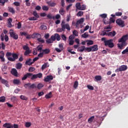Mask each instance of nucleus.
I'll use <instances>...</instances> for the list:
<instances>
[{"instance_id": "72a5a7b5", "label": "nucleus", "mask_w": 128, "mask_h": 128, "mask_svg": "<svg viewBox=\"0 0 128 128\" xmlns=\"http://www.w3.org/2000/svg\"><path fill=\"white\" fill-rule=\"evenodd\" d=\"M86 8V4L81 5L80 10H85Z\"/></svg>"}, {"instance_id": "f3484780", "label": "nucleus", "mask_w": 128, "mask_h": 128, "mask_svg": "<svg viewBox=\"0 0 128 128\" xmlns=\"http://www.w3.org/2000/svg\"><path fill=\"white\" fill-rule=\"evenodd\" d=\"M32 38H37V40H38V38H42V35H40V34H38V33H35L34 34H32Z\"/></svg>"}, {"instance_id": "13d9d810", "label": "nucleus", "mask_w": 128, "mask_h": 128, "mask_svg": "<svg viewBox=\"0 0 128 128\" xmlns=\"http://www.w3.org/2000/svg\"><path fill=\"white\" fill-rule=\"evenodd\" d=\"M87 88L88 90H94V86H92L90 85H88L87 86Z\"/></svg>"}, {"instance_id": "6e6d98bb", "label": "nucleus", "mask_w": 128, "mask_h": 128, "mask_svg": "<svg viewBox=\"0 0 128 128\" xmlns=\"http://www.w3.org/2000/svg\"><path fill=\"white\" fill-rule=\"evenodd\" d=\"M100 16L102 18H106L108 16V14H100Z\"/></svg>"}, {"instance_id": "5fc2aeb1", "label": "nucleus", "mask_w": 128, "mask_h": 128, "mask_svg": "<svg viewBox=\"0 0 128 128\" xmlns=\"http://www.w3.org/2000/svg\"><path fill=\"white\" fill-rule=\"evenodd\" d=\"M76 8H78V10H80V6H81L80 3L76 4Z\"/></svg>"}, {"instance_id": "f03ea898", "label": "nucleus", "mask_w": 128, "mask_h": 128, "mask_svg": "<svg viewBox=\"0 0 128 128\" xmlns=\"http://www.w3.org/2000/svg\"><path fill=\"white\" fill-rule=\"evenodd\" d=\"M61 28H57L56 32H65L66 28L68 32L70 30V24H66V22H64V20L62 21Z\"/></svg>"}, {"instance_id": "5701e85b", "label": "nucleus", "mask_w": 128, "mask_h": 128, "mask_svg": "<svg viewBox=\"0 0 128 128\" xmlns=\"http://www.w3.org/2000/svg\"><path fill=\"white\" fill-rule=\"evenodd\" d=\"M42 52L44 54H48L50 52V50L48 48H46L44 50H42Z\"/></svg>"}, {"instance_id": "b1692460", "label": "nucleus", "mask_w": 128, "mask_h": 128, "mask_svg": "<svg viewBox=\"0 0 128 128\" xmlns=\"http://www.w3.org/2000/svg\"><path fill=\"white\" fill-rule=\"evenodd\" d=\"M32 62V59H29L26 60L25 64L26 66H32V64H34V62Z\"/></svg>"}, {"instance_id": "864d4df0", "label": "nucleus", "mask_w": 128, "mask_h": 128, "mask_svg": "<svg viewBox=\"0 0 128 128\" xmlns=\"http://www.w3.org/2000/svg\"><path fill=\"white\" fill-rule=\"evenodd\" d=\"M32 126V123L30 122H26L25 124V126L26 128H30Z\"/></svg>"}, {"instance_id": "58836bf2", "label": "nucleus", "mask_w": 128, "mask_h": 128, "mask_svg": "<svg viewBox=\"0 0 128 128\" xmlns=\"http://www.w3.org/2000/svg\"><path fill=\"white\" fill-rule=\"evenodd\" d=\"M46 44H52V42H52V40L51 38L46 40Z\"/></svg>"}, {"instance_id": "a211bd4d", "label": "nucleus", "mask_w": 128, "mask_h": 128, "mask_svg": "<svg viewBox=\"0 0 128 128\" xmlns=\"http://www.w3.org/2000/svg\"><path fill=\"white\" fill-rule=\"evenodd\" d=\"M54 80V77L52 76H48L44 78V80L45 82H50V80Z\"/></svg>"}, {"instance_id": "393cba45", "label": "nucleus", "mask_w": 128, "mask_h": 128, "mask_svg": "<svg viewBox=\"0 0 128 128\" xmlns=\"http://www.w3.org/2000/svg\"><path fill=\"white\" fill-rule=\"evenodd\" d=\"M8 0H0V6H4L6 4V2H8Z\"/></svg>"}, {"instance_id": "bb28decb", "label": "nucleus", "mask_w": 128, "mask_h": 128, "mask_svg": "<svg viewBox=\"0 0 128 128\" xmlns=\"http://www.w3.org/2000/svg\"><path fill=\"white\" fill-rule=\"evenodd\" d=\"M52 92H50L48 94H46L45 96L46 98H52Z\"/></svg>"}, {"instance_id": "ea45409f", "label": "nucleus", "mask_w": 128, "mask_h": 128, "mask_svg": "<svg viewBox=\"0 0 128 128\" xmlns=\"http://www.w3.org/2000/svg\"><path fill=\"white\" fill-rule=\"evenodd\" d=\"M20 98L21 100H28V98H26V96H24V95H21L20 96Z\"/></svg>"}, {"instance_id": "39448f33", "label": "nucleus", "mask_w": 128, "mask_h": 128, "mask_svg": "<svg viewBox=\"0 0 128 128\" xmlns=\"http://www.w3.org/2000/svg\"><path fill=\"white\" fill-rule=\"evenodd\" d=\"M3 127L6 128H18V124H14L13 126L10 123H5L3 124Z\"/></svg>"}, {"instance_id": "4be33fe9", "label": "nucleus", "mask_w": 128, "mask_h": 128, "mask_svg": "<svg viewBox=\"0 0 128 128\" xmlns=\"http://www.w3.org/2000/svg\"><path fill=\"white\" fill-rule=\"evenodd\" d=\"M0 82L2 84H4L6 86H8V82L6 80L2 78Z\"/></svg>"}, {"instance_id": "79ce46f5", "label": "nucleus", "mask_w": 128, "mask_h": 128, "mask_svg": "<svg viewBox=\"0 0 128 128\" xmlns=\"http://www.w3.org/2000/svg\"><path fill=\"white\" fill-rule=\"evenodd\" d=\"M33 16H34L36 17L37 18H40V16L38 15V14L36 11L33 12Z\"/></svg>"}, {"instance_id": "a878e982", "label": "nucleus", "mask_w": 128, "mask_h": 128, "mask_svg": "<svg viewBox=\"0 0 128 128\" xmlns=\"http://www.w3.org/2000/svg\"><path fill=\"white\" fill-rule=\"evenodd\" d=\"M16 68L17 70H20V68H22V64L21 63H18L16 64Z\"/></svg>"}, {"instance_id": "7ed1b4c3", "label": "nucleus", "mask_w": 128, "mask_h": 128, "mask_svg": "<svg viewBox=\"0 0 128 128\" xmlns=\"http://www.w3.org/2000/svg\"><path fill=\"white\" fill-rule=\"evenodd\" d=\"M87 50H88V52H96L97 50H98V45L95 44V45H94L93 46L88 47Z\"/></svg>"}, {"instance_id": "6ab92c4d", "label": "nucleus", "mask_w": 128, "mask_h": 128, "mask_svg": "<svg viewBox=\"0 0 128 128\" xmlns=\"http://www.w3.org/2000/svg\"><path fill=\"white\" fill-rule=\"evenodd\" d=\"M112 26L110 25H108L106 26L104 28V30H104L106 32H110V30H112Z\"/></svg>"}, {"instance_id": "c9c22d12", "label": "nucleus", "mask_w": 128, "mask_h": 128, "mask_svg": "<svg viewBox=\"0 0 128 128\" xmlns=\"http://www.w3.org/2000/svg\"><path fill=\"white\" fill-rule=\"evenodd\" d=\"M59 12H60V14H61L62 16H64V12H66V11L64 10V8H62L60 10Z\"/></svg>"}, {"instance_id": "3c124183", "label": "nucleus", "mask_w": 128, "mask_h": 128, "mask_svg": "<svg viewBox=\"0 0 128 128\" xmlns=\"http://www.w3.org/2000/svg\"><path fill=\"white\" fill-rule=\"evenodd\" d=\"M46 28H48L46 27V26L44 25H42L40 26V30H46Z\"/></svg>"}, {"instance_id": "2eb2a0df", "label": "nucleus", "mask_w": 128, "mask_h": 128, "mask_svg": "<svg viewBox=\"0 0 128 128\" xmlns=\"http://www.w3.org/2000/svg\"><path fill=\"white\" fill-rule=\"evenodd\" d=\"M11 74L14 76H18V70L16 69L13 68L11 70Z\"/></svg>"}, {"instance_id": "a19ab883", "label": "nucleus", "mask_w": 128, "mask_h": 128, "mask_svg": "<svg viewBox=\"0 0 128 128\" xmlns=\"http://www.w3.org/2000/svg\"><path fill=\"white\" fill-rule=\"evenodd\" d=\"M20 82V80H18V79H14L13 81V83L14 84H18Z\"/></svg>"}, {"instance_id": "412c9836", "label": "nucleus", "mask_w": 128, "mask_h": 128, "mask_svg": "<svg viewBox=\"0 0 128 128\" xmlns=\"http://www.w3.org/2000/svg\"><path fill=\"white\" fill-rule=\"evenodd\" d=\"M46 4H48V6H49L52 7L56 6V4L54 3V2H52V1H48Z\"/></svg>"}, {"instance_id": "f257e3e1", "label": "nucleus", "mask_w": 128, "mask_h": 128, "mask_svg": "<svg viewBox=\"0 0 128 128\" xmlns=\"http://www.w3.org/2000/svg\"><path fill=\"white\" fill-rule=\"evenodd\" d=\"M38 78H42V74L38 73L34 74L32 73H26L22 78V80H26L27 78H30L32 80H36Z\"/></svg>"}, {"instance_id": "37998d69", "label": "nucleus", "mask_w": 128, "mask_h": 128, "mask_svg": "<svg viewBox=\"0 0 128 128\" xmlns=\"http://www.w3.org/2000/svg\"><path fill=\"white\" fill-rule=\"evenodd\" d=\"M38 90H41L42 88H44V84H38V86H36Z\"/></svg>"}, {"instance_id": "49530a36", "label": "nucleus", "mask_w": 128, "mask_h": 128, "mask_svg": "<svg viewBox=\"0 0 128 128\" xmlns=\"http://www.w3.org/2000/svg\"><path fill=\"white\" fill-rule=\"evenodd\" d=\"M29 20H38V18L36 16L30 17L28 18Z\"/></svg>"}, {"instance_id": "c85d7f7f", "label": "nucleus", "mask_w": 128, "mask_h": 128, "mask_svg": "<svg viewBox=\"0 0 128 128\" xmlns=\"http://www.w3.org/2000/svg\"><path fill=\"white\" fill-rule=\"evenodd\" d=\"M94 78H95L96 82H100V80H102V76H95Z\"/></svg>"}, {"instance_id": "052dcab7", "label": "nucleus", "mask_w": 128, "mask_h": 128, "mask_svg": "<svg viewBox=\"0 0 128 128\" xmlns=\"http://www.w3.org/2000/svg\"><path fill=\"white\" fill-rule=\"evenodd\" d=\"M122 14V12H116L115 14V15L116 16H121Z\"/></svg>"}, {"instance_id": "bf43d9fd", "label": "nucleus", "mask_w": 128, "mask_h": 128, "mask_svg": "<svg viewBox=\"0 0 128 128\" xmlns=\"http://www.w3.org/2000/svg\"><path fill=\"white\" fill-rule=\"evenodd\" d=\"M26 4L27 6H30V0H26Z\"/></svg>"}, {"instance_id": "680f3d73", "label": "nucleus", "mask_w": 128, "mask_h": 128, "mask_svg": "<svg viewBox=\"0 0 128 128\" xmlns=\"http://www.w3.org/2000/svg\"><path fill=\"white\" fill-rule=\"evenodd\" d=\"M38 41L41 42V44H44V40L43 39H42V38H38Z\"/></svg>"}, {"instance_id": "9d476101", "label": "nucleus", "mask_w": 128, "mask_h": 128, "mask_svg": "<svg viewBox=\"0 0 128 128\" xmlns=\"http://www.w3.org/2000/svg\"><path fill=\"white\" fill-rule=\"evenodd\" d=\"M128 70V66L126 65H122L116 70V72H124Z\"/></svg>"}, {"instance_id": "69168bd1", "label": "nucleus", "mask_w": 128, "mask_h": 128, "mask_svg": "<svg viewBox=\"0 0 128 128\" xmlns=\"http://www.w3.org/2000/svg\"><path fill=\"white\" fill-rule=\"evenodd\" d=\"M4 57V51L0 52V58Z\"/></svg>"}, {"instance_id": "4468645a", "label": "nucleus", "mask_w": 128, "mask_h": 128, "mask_svg": "<svg viewBox=\"0 0 128 128\" xmlns=\"http://www.w3.org/2000/svg\"><path fill=\"white\" fill-rule=\"evenodd\" d=\"M104 22L105 24H110L114 22H116V20H114V18L111 17L110 18V20L106 21V20H104Z\"/></svg>"}, {"instance_id": "6e6552de", "label": "nucleus", "mask_w": 128, "mask_h": 128, "mask_svg": "<svg viewBox=\"0 0 128 128\" xmlns=\"http://www.w3.org/2000/svg\"><path fill=\"white\" fill-rule=\"evenodd\" d=\"M12 58H8V60H10V62H16V60L18 58V54L16 53H12Z\"/></svg>"}, {"instance_id": "c756f323", "label": "nucleus", "mask_w": 128, "mask_h": 128, "mask_svg": "<svg viewBox=\"0 0 128 128\" xmlns=\"http://www.w3.org/2000/svg\"><path fill=\"white\" fill-rule=\"evenodd\" d=\"M86 42H88V46H92V44H94V41L92 40H86Z\"/></svg>"}, {"instance_id": "e433bc0d", "label": "nucleus", "mask_w": 128, "mask_h": 128, "mask_svg": "<svg viewBox=\"0 0 128 128\" xmlns=\"http://www.w3.org/2000/svg\"><path fill=\"white\" fill-rule=\"evenodd\" d=\"M6 102V96H2L0 97V102Z\"/></svg>"}, {"instance_id": "2f4dec72", "label": "nucleus", "mask_w": 128, "mask_h": 128, "mask_svg": "<svg viewBox=\"0 0 128 128\" xmlns=\"http://www.w3.org/2000/svg\"><path fill=\"white\" fill-rule=\"evenodd\" d=\"M12 56V53L10 52H7L6 54V56L8 60V58H12L10 57Z\"/></svg>"}, {"instance_id": "473e14b6", "label": "nucleus", "mask_w": 128, "mask_h": 128, "mask_svg": "<svg viewBox=\"0 0 128 128\" xmlns=\"http://www.w3.org/2000/svg\"><path fill=\"white\" fill-rule=\"evenodd\" d=\"M54 36L56 38V40L58 41L60 40V34H55Z\"/></svg>"}, {"instance_id": "338daca9", "label": "nucleus", "mask_w": 128, "mask_h": 128, "mask_svg": "<svg viewBox=\"0 0 128 128\" xmlns=\"http://www.w3.org/2000/svg\"><path fill=\"white\" fill-rule=\"evenodd\" d=\"M44 53L43 52H40L38 54V58H43L44 57Z\"/></svg>"}, {"instance_id": "aec40b11", "label": "nucleus", "mask_w": 128, "mask_h": 128, "mask_svg": "<svg viewBox=\"0 0 128 128\" xmlns=\"http://www.w3.org/2000/svg\"><path fill=\"white\" fill-rule=\"evenodd\" d=\"M116 34V31H112L109 32H107V36H114Z\"/></svg>"}, {"instance_id": "c03bdc74", "label": "nucleus", "mask_w": 128, "mask_h": 128, "mask_svg": "<svg viewBox=\"0 0 128 128\" xmlns=\"http://www.w3.org/2000/svg\"><path fill=\"white\" fill-rule=\"evenodd\" d=\"M78 82L76 81L74 83V88L76 90L78 88Z\"/></svg>"}, {"instance_id": "423d86ee", "label": "nucleus", "mask_w": 128, "mask_h": 128, "mask_svg": "<svg viewBox=\"0 0 128 128\" xmlns=\"http://www.w3.org/2000/svg\"><path fill=\"white\" fill-rule=\"evenodd\" d=\"M10 36L12 38H14V40H18V34L14 32V30H10Z\"/></svg>"}, {"instance_id": "0e129e2a", "label": "nucleus", "mask_w": 128, "mask_h": 128, "mask_svg": "<svg viewBox=\"0 0 128 128\" xmlns=\"http://www.w3.org/2000/svg\"><path fill=\"white\" fill-rule=\"evenodd\" d=\"M64 44L62 43L58 45V47L60 50H64Z\"/></svg>"}, {"instance_id": "9b49d317", "label": "nucleus", "mask_w": 128, "mask_h": 128, "mask_svg": "<svg viewBox=\"0 0 128 128\" xmlns=\"http://www.w3.org/2000/svg\"><path fill=\"white\" fill-rule=\"evenodd\" d=\"M116 24H117L119 26H122V28L124 27V22L120 18H118L116 20Z\"/></svg>"}, {"instance_id": "a18cd8bd", "label": "nucleus", "mask_w": 128, "mask_h": 128, "mask_svg": "<svg viewBox=\"0 0 128 128\" xmlns=\"http://www.w3.org/2000/svg\"><path fill=\"white\" fill-rule=\"evenodd\" d=\"M42 10H46V12H48V6H42Z\"/></svg>"}, {"instance_id": "1a4fd4ad", "label": "nucleus", "mask_w": 128, "mask_h": 128, "mask_svg": "<svg viewBox=\"0 0 128 128\" xmlns=\"http://www.w3.org/2000/svg\"><path fill=\"white\" fill-rule=\"evenodd\" d=\"M24 87L25 88H36V84H30V83L26 84L24 85Z\"/></svg>"}, {"instance_id": "7c9ffc66", "label": "nucleus", "mask_w": 128, "mask_h": 128, "mask_svg": "<svg viewBox=\"0 0 128 128\" xmlns=\"http://www.w3.org/2000/svg\"><path fill=\"white\" fill-rule=\"evenodd\" d=\"M94 116H92L90 117L88 119V124H92V122H94Z\"/></svg>"}, {"instance_id": "0eeeda50", "label": "nucleus", "mask_w": 128, "mask_h": 128, "mask_svg": "<svg viewBox=\"0 0 128 128\" xmlns=\"http://www.w3.org/2000/svg\"><path fill=\"white\" fill-rule=\"evenodd\" d=\"M128 34L123 36L120 38L118 40V42H122L123 44H126V42L128 40Z\"/></svg>"}, {"instance_id": "774afa93", "label": "nucleus", "mask_w": 128, "mask_h": 128, "mask_svg": "<svg viewBox=\"0 0 128 128\" xmlns=\"http://www.w3.org/2000/svg\"><path fill=\"white\" fill-rule=\"evenodd\" d=\"M52 42H54V40H56V36H50V38Z\"/></svg>"}, {"instance_id": "8fccbe9b", "label": "nucleus", "mask_w": 128, "mask_h": 128, "mask_svg": "<svg viewBox=\"0 0 128 128\" xmlns=\"http://www.w3.org/2000/svg\"><path fill=\"white\" fill-rule=\"evenodd\" d=\"M34 70H36V68L34 67L30 68L28 69V72H34Z\"/></svg>"}, {"instance_id": "f8f14e48", "label": "nucleus", "mask_w": 128, "mask_h": 128, "mask_svg": "<svg viewBox=\"0 0 128 128\" xmlns=\"http://www.w3.org/2000/svg\"><path fill=\"white\" fill-rule=\"evenodd\" d=\"M0 40H2V42H4V40H5V42H8V35H5L4 34V33H2L0 35Z\"/></svg>"}, {"instance_id": "4d7b16f0", "label": "nucleus", "mask_w": 128, "mask_h": 128, "mask_svg": "<svg viewBox=\"0 0 128 128\" xmlns=\"http://www.w3.org/2000/svg\"><path fill=\"white\" fill-rule=\"evenodd\" d=\"M48 66V63H44L42 67V70H44L45 68H46V66Z\"/></svg>"}, {"instance_id": "ddd939ff", "label": "nucleus", "mask_w": 128, "mask_h": 128, "mask_svg": "<svg viewBox=\"0 0 128 128\" xmlns=\"http://www.w3.org/2000/svg\"><path fill=\"white\" fill-rule=\"evenodd\" d=\"M77 50L80 52H83L84 51L85 52H88V47L86 48V46H82L79 47Z\"/></svg>"}, {"instance_id": "f704fd0d", "label": "nucleus", "mask_w": 128, "mask_h": 128, "mask_svg": "<svg viewBox=\"0 0 128 128\" xmlns=\"http://www.w3.org/2000/svg\"><path fill=\"white\" fill-rule=\"evenodd\" d=\"M82 38H88V32H86L82 35Z\"/></svg>"}, {"instance_id": "de8ad7c7", "label": "nucleus", "mask_w": 128, "mask_h": 128, "mask_svg": "<svg viewBox=\"0 0 128 128\" xmlns=\"http://www.w3.org/2000/svg\"><path fill=\"white\" fill-rule=\"evenodd\" d=\"M124 46H126V44H124L122 43V44H118V48H120V50H122V49Z\"/></svg>"}, {"instance_id": "603ef678", "label": "nucleus", "mask_w": 128, "mask_h": 128, "mask_svg": "<svg viewBox=\"0 0 128 128\" xmlns=\"http://www.w3.org/2000/svg\"><path fill=\"white\" fill-rule=\"evenodd\" d=\"M84 14V12L82 11H80L77 14V16H82Z\"/></svg>"}, {"instance_id": "e2e57ef3", "label": "nucleus", "mask_w": 128, "mask_h": 128, "mask_svg": "<svg viewBox=\"0 0 128 128\" xmlns=\"http://www.w3.org/2000/svg\"><path fill=\"white\" fill-rule=\"evenodd\" d=\"M126 52H128V47H127L126 48V49H125L124 50H123L122 52V54H126Z\"/></svg>"}, {"instance_id": "20e7f679", "label": "nucleus", "mask_w": 128, "mask_h": 128, "mask_svg": "<svg viewBox=\"0 0 128 128\" xmlns=\"http://www.w3.org/2000/svg\"><path fill=\"white\" fill-rule=\"evenodd\" d=\"M105 46H108L109 48H114V44L112 42V40L110 39L104 42Z\"/></svg>"}, {"instance_id": "cd10ccee", "label": "nucleus", "mask_w": 128, "mask_h": 128, "mask_svg": "<svg viewBox=\"0 0 128 128\" xmlns=\"http://www.w3.org/2000/svg\"><path fill=\"white\" fill-rule=\"evenodd\" d=\"M36 50H37L38 52H42V46L38 45L36 47Z\"/></svg>"}, {"instance_id": "4c0bfd02", "label": "nucleus", "mask_w": 128, "mask_h": 128, "mask_svg": "<svg viewBox=\"0 0 128 128\" xmlns=\"http://www.w3.org/2000/svg\"><path fill=\"white\" fill-rule=\"evenodd\" d=\"M8 11L12 14H16V11L12 8H8Z\"/></svg>"}, {"instance_id": "09e8293b", "label": "nucleus", "mask_w": 128, "mask_h": 128, "mask_svg": "<svg viewBox=\"0 0 128 128\" xmlns=\"http://www.w3.org/2000/svg\"><path fill=\"white\" fill-rule=\"evenodd\" d=\"M61 38L62 40H64V42H66V36L64 34H62Z\"/></svg>"}, {"instance_id": "dca6fc26", "label": "nucleus", "mask_w": 128, "mask_h": 128, "mask_svg": "<svg viewBox=\"0 0 128 128\" xmlns=\"http://www.w3.org/2000/svg\"><path fill=\"white\" fill-rule=\"evenodd\" d=\"M84 21V18H81L79 20H77L76 22V28H78V26L80 24H82V22Z\"/></svg>"}]
</instances>
